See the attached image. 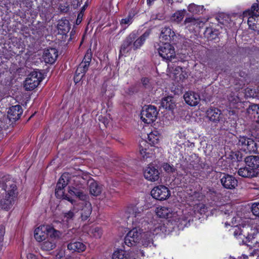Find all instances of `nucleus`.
<instances>
[{
  "label": "nucleus",
  "instance_id": "nucleus-13",
  "mask_svg": "<svg viewBox=\"0 0 259 259\" xmlns=\"http://www.w3.org/2000/svg\"><path fill=\"white\" fill-rule=\"evenodd\" d=\"M151 195L153 198L157 200H164L170 196V193L166 187L163 185H159L152 189Z\"/></svg>",
  "mask_w": 259,
  "mask_h": 259
},
{
  "label": "nucleus",
  "instance_id": "nucleus-10",
  "mask_svg": "<svg viewBox=\"0 0 259 259\" xmlns=\"http://www.w3.org/2000/svg\"><path fill=\"white\" fill-rule=\"evenodd\" d=\"M158 52L163 59L170 61L175 57L174 47L169 42H162L158 49Z\"/></svg>",
  "mask_w": 259,
  "mask_h": 259
},
{
  "label": "nucleus",
  "instance_id": "nucleus-27",
  "mask_svg": "<svg viewBox=\"0 0 259 259\" xmlns=\"http://www.w3.org/2000/svg\"><path fill=\"white\" fill-rule=\"evenodd\" d=\"M245 162L247 166H249L252 170L255 171L259 167V156H249L245 159Z\"/></svg>",
  "mask_w": 259,
  "mask_h": 259
},
{
  "label": "nucleus",
  "instance_id": "nucleus-49",
  "mask_svg": "<svg viewBox=\"0 0 259 259\" xmlns=\"http://www.w3.org/2000/svg\"><path fill=\"white\" fill-rule=\"evenodd\" d=\"M141 82H142L143 85L145 88H148L149 87V79L148 78H146V77L142 78L141 79Z\"/></svg>",
  "mask_w": 259,
  "mask_h": 259
},
{
  "label": "nucleus",
  "instance_id": "nucleus-41",
  "mask_svg": "<svg viewBox=\"0 0 259 259\" xmlns=\"http://www.w3.org/2000/svg\"><path fill=\"white\" fill-rule=\"evenodd\" d=\"M162 167L164 170L168 174H171L176 171V168L172 165L168 163H164L162 164Z\"/></svg>",
  "mask_w": 259,
  "mask_h": 259
},
{
  "label": "nucleus",
  "instance_id": "nucleus-9",
  "mask_svg": "<svg viewBox=\"0 0 259 259\" xmlns=\"http://www.w3.org/2000/svg\"><path fill=\"white\" fill-rule=\"evenodd\" d=\"M47 233H52L55 237L58 236L60 234V232L53 228L49 226L41 225L35 230L34 237L38 242L42 241L45 239Z\"/></svg>",
  "mask_w": 259,
  "mask_h": 259
},
{
  "label": "nucleus",
  "instance_id": "nucleus-24",
  "mask_svg": "<svg viewBox=\"0 0 259 259\" xmlns=\"http://www.w3.org/2000/svg\"><path fill=\"white\" fill-rule=\"evenodd\" d=\"M184 99L186 103L192 106L197 105L200 100L199 95L193 92H188L184 95Z\"/></svg>",
  "mask_w": 259,
  "mask_h": 259
},
{
  "label": "nucleus",
  "instance_id": "nucleus-35",
  "mask_svg": "<svg viewBox=\"0 0 259 259\" xmlns=\"http://www.w3.org/2000/svg\"><path fill=\"white\" fill-rule=\"evenodd\" d=\"M161 105L163 108L169 110L174 109L175 106V103L173 102L172 97L171 96H167L163 98L161 100Z\"/></svg>",
  "mask_w": 259,
  "mask_h": 259
},
{
  "label": "nucleus",
  "instance_id": "nucleus-52",
  "mask_svg": "<svg viewBox=\"0 0 259 259\" xmlns=\"http://www.w3.org/2000/svg\"><path fill=\"white\" fill-rule=\"evenodd\" d=\"M59 9L62 12H66L68 11L67 7H63L61 5H60L59 6Z\"/></svg>",
  "mask_w": 259,
  "mask_h": 259
},
{
  "label": "nucleus",
  "instance_id": "nucleus-15",
  "mask_svg": "<svg viewBox=\"0 0 259 259\" xmlns=\"http://www.w3.org/2000/svg\"><path fill=\"white\" fill-rule=\"evenodd\" d=\"M75 205L78 207V212L79 211L80 214L79 216L78 215V218H80L82 221L87 220L92 211L91 204L89 202H82Z\"/></svg>",
  "mask_w": 259,
  "mask_h": 259
},
{
  "label": "nucleus",
  "instance_id": "nucleus-55",
  "mask_svg": "<svg viewBox=\"0 0 259 259\" xmlns=\"http://www.w3.org/2000/svg\"><path fill=\"white\" fill-rule=\"evenodd\" d=\"M156 1V0H147V3L149 6H151L153 5V3Z\"/></svg>",
  "mask_w": 259,
  "mask_h": 259
},
{
  "label": "nucleus",
  "instance_id": "nucleus-54",
  "mask_svg": "<svg viewBox=\"0 0 259 259\" xmlns=\"http://www.w3.org/2000/svg\"><path fill=\"white\" fill-rule=\"evenodd\" d=\"M187 74L186 73H184V72L182 71L181 72V74L180 75V79H183L187 77Z\"/></svg>",
  "mask_w": 259,
  "mask_h": 259
},
{
  "label": "nucleus",
  "instance_id": "nucleus-5",
  "mask_svg": "<svg viewBox=\"0 0 259 259\" xmlns=\"http://www.w3.org/2000/svg\"><path fill=\"white\" fill-rule=\"evenodd\" d=\"M91 59V50H88L84 55L82 61L79 64L76 70L74 77V80L75 83L78 82L81 80L85 73L88 70Z\"/></svg>",
  "mask_w": 259,
  "mask_h": 259
},
{
  "label": "nucleus",
  "instance_id": "nucleus-50",
  "mask_svg": "<svg viewBox=\"0 0 259 259\" xmlns=\"http://www.w3.org/2000/svg\"><path fill=\"white\" fill-rule=\"evenodd\" d=\"M5 233V228L3 225H0V243L3 240V237Z\"/></svg>",
  "mask_w": 259,
  "mask_h": 259
},
{
  "label": "nucleus",
  "instance_id": "nucleus-59",
  "mask_svg": "<svg viewBox=\"0 0 259 259\" xmlns=\"http://www.w3.org/2000/svg\"><path fill=\"white\" fill-rule=\"evenodd\" d=\"M142 143H143V144H146V142L145 141H142Z\"/></svg>",
  "mask_w": 259,
  "mask_h": 259
},
{
  "label": "nucleus",
  "instance_id": "nucleus-45",
  "mask_svg": "<svg viewBox=\"0 0 259 259\" xmlns=\"http://www.w3.org/2000/svg\"><path fill=\"white\" fill-rule=\"evenodd\" d=\"M217 19L219 23L224 24L228 22L229 17L224 14H221L217 17Z\"/></svg>",
  "mask_w": 259,
  "mask_h": 259
},
{
  "label": "nucleus",
  "instance_id": "nucleus-11",
  "mask_svg": "<svg viewBox=\"0 0 259 259\" xmlns=\"http://www.w3.org/2000/svg\"><path fill=\"white\" fill-rule=\"evenodd\" d=\"M125 213L128 221L138 226L142 218V211L136 206L131 205L127 207Z\"/></svg>",
  "mask_w": 259,
  "mask_h": 259
},
{
  "label": "nucleus",
  "instance_id": "nucleus-56",
  "mask_svg": "<svg viewBox=\"0 0 259 259\" xmlns=\"http://www.w3.org/2000/svg\"><path fill=\"white\" fill-rule=\"evenodd\" d=\"M229 115H236V113L235 110H230L229 111Z\"/></svg>",
  "mask_w": 259,
  "mask_h": 259
},
{
  "label": "nucleus",
  "instance_id": "nucleus-6",
  "mask_svg": "<svg viewBox=\"0 0 259 259\" xmlns=\"http://www.w3.org/2000/svg\"><path fill=\"white\" fill-rule=\"evenodd\" d=\"M158 111L154 106L151 105L145 106L141 112V119L146 123L150 124L157 118Z\"/></svg>",
  "mask_w": 259,
  "mask_h": 259
},
{
  "label": "nucleus",
  "instance_id": "nucleus-28",
  "mask_svg": "<svg viewBox=\"0 0 259 259\" xmlns=\"http://www.w3.org/2000/svg\"><path fill=\"white\" fill-rule=\"evenodd\" d=\"M70 29L68 20L62 19L58 21L57 29L58 33L62 35L66 34Z\"/></svg>",
  "mask_w": 259,
  "mask_h": 259
},
{
  "label": "nucleus",
  "instance_id": "nucleus-60",
  "mask_svg": "<svg viewBox=\"0 0 259 259\" xmlns=\"http://www.w3.org/2000/svg\"><path fill=\"white\" fill-rule=\"evenodd\" d=\"M72 34V31L71 32L70 34L71 35Z\"/></svg>",
  "mask_w": 259,
  "mask_h": 259
},
{
  "label": "nucleus",
  "instance_id": "nucleus-33",
  "mask_svg": "<svg viewBox=\"0 0 259 259\" xmlns=\"http://www.w3.org/2000/svg\"><path fill=\"white\" fill-rule=\"evenodd\" d=\"M56 246V241L55 238H50L41 244V248L46 251L54 249Z\"/></svg>",
  "mask_w": 259,
  "mask_h": 259
},
{
  "label": "nucleus",
  "instance_id": "nucleus-53",
  "mask_svg": "<svg viewBox=\"0 0 259 259\" xmlns=\"http://www.w3.org/2000/svg\"><path fill=\"white\" fill-rule=\"evenodd\" d=\"M242 234V231H240L239 229H236L234 232L235 236H239Z\"/></svg>",
  "mask_w": 259,
  "mask_h": 259
},
{
  "label": "nucleus",
  "instance_id": "nucleus-4",
  "mask_svg": "<svg viewBox=\"0 0 259 259\" xmlns=\"http://www.w3.org/2000/svg\"><path fill=\"white\" fill-rule=\"evenodd\" d=\"M258 2V0L256 1ZM243 17L247 18L249 28L254 31L259 32V4L254 3L250 9L245 11L243 13Z\"/></svg>",
  "mask_w": 259,
  "mask_h": 259
},
{
  "label": "nucleus",
  "instance_id": "nucleus-36",
  "mask_svg": "<svg viewBox=\"0 0 259 259\" xmlns=\"http://www.w3.org/2000/svg\"><path fill=\"white\" fill-rule=\"evenodd\" d=\"M189 12L194 14H203L205 11L203 6L197 5L194 4H191L188 7Z\"/></svg>",
  "mask_w": 259,
  "mask_h": 259
},
{
  "label": "nucleus",
  "instance_id": "nucleus-51",
  "mask_svg": "<svg viewBox=\"0 0 259 259\" xmlns=\"http://www.w3.org/2000/svg\"><path fill=\"white\" fill-rule=\"evenodd\" d=\"M175 74L176 75L179 72H182V68L180 66H176L175 69Z\"/></svg>",
  "mask_w": 259,
  "mask_h": 259
},
{
  "label": "nucleus",
  "instance_id": "nucleus-14",
  "mask_svg": "<svg viewBox=\"0 0 259 259\" xmlns=\"http://www.w3.org/2000/svg\"><path fill=\"white\" fill-rule=\"evenodd\" d=\"M142 232L137 228L128 232L124 238V243L128 246H134L141 239Z\"/></svg>",
  "mask_w": 259,
  "mask_h": 259
},
{
  "label": "nucleus",
  "instance_id": "nucleus-18",
  "mask_svg": "<svg viewBox=\"0 0 259 259\" xmlns=\"http://www.w3.org/2000/svg\"><path fill=\"white\" fill-rule=\"evenodd\" d=\"M206 22L205 19L202 20L194 17H188L185 20L184 24L190 29L195 30L197 28H200Z\"/></svg>",
  "mask_w": 259,
  "mask_h": 259
},
{
  "label": "nucleus",
  "instance_id": "nucleus-20",
  "mask_svg": "<svg viewBox=\"0 0 259 259\" xmlns=\"http://www.w3.org/2000/svg\"><path fill=\"white\" fill-rule=\"evenodd\" d=\"M223 186L228 189H233L237 186V180L232 176L225 175L221 179Z\"/></svg>",
  "mask_w": 259,
  "mask_h": 259
},
{
  "label": "nucleus",
  "instance_id": "nucleus-40",
  "mask_svg": "<svg viewBox=\"0 0 259 259\" xmlns=\"http://www.w3.org/2000/svg\"><path fill=\"white\" fill-rule=\"evenodd\" d=\"M90 233L96 238H99L101 237L102 231L101 229L97 227H92L90 230Z\"/></svg>",
  "mask_w": 259,
  "mask_h": 259
},
{
  "label": "nucleus",
  "instance_id": "nucleus-47",
  "mask_svg": "<svg viewBox=\"0 0 259 259\" xmlns=\"http://www.w3.org/2000/svg\"><path fill=\"white\" fill-rule=\"evenodd\" d=\"M65 255V250L63 249H59L57 250L56 254V259H62Z\"/></svg>",
  "mask_w": 259,
  "mask_h": 259
},
{
  "label": "nucleus",
  "instance_id": "nucleus-2",
  "mask_svg": "<svg viewBox=\"0 0 259 259\" xmlns=\"http://www.w3.org/2000/svg\"><path fill=\"white\" fill-rule=\"evenodd\" d=\"M16 185L12 182L0 186V202L2 208L8 210L12 207L17 195Z\"/></svg>",
  "mask_w": 259,
  "mask_h": 259
},
{
  "label": "nucleus",
  "instance_id": "nucleus-3",
  "mask_svg": "<svg viewBox=\"0 0 259 259\" xmlns=\"http://www.w3.org/2000/svg\"><path fill=\"white\" fill-rule=\"evenodd\" d=\"M149 35V32H145L138 38L135 32L131 33L124 41L120 50V53L124 54L132 49L135 50L140 48L143 45Z\"/></svg>",
  "mask_w": 259,
  "mask_h": 259
},
{
  "label": "nucleus",
  "instance_id": "nucleus-46",
  "mask_svg": "<svg viewBox=\"0 0 259 259\" xmlns=\"http://www.w3.org/2000/svg\"><path fill=\"white\" fill-rule=\"evenodd\" d=\"M234 214H235V213L234 212L233 213V215H230L229 217L232 218L231 222H226L225 223V225H231V224L232 225H234L238 222H239V218H236V217H235Z\"/></svg>",
  "mask_w": 259,
  "mask_h": 259
},
{
  "label": "nucleus",
  "instance_id": "nucleus-42",
  "mask_svg": "<svg viewBox=\"0 0 259 259\" xmlns=\"http://www.w3.org/2000/svg\"><path fill=\"white\" fill-rule=\"evenodd\" d=\"M133 17L131 15H128L127 17L122 19L120 21V24L123 27H126L132 22Z\"/></svg>",
  "mask_w": 259,
  "mask_h": 259
},
{
  "label": "nucleus",
  "instance_id": "nucleus-12",
  "mask_svg": "<svg viewBox=\"0 0 259 259\" xmlns=\"http://www.w3.org/2000/svg\"><path fill=\"white\" fill-rule=\"evenodd\" d=\"M238 145L241 147L242 150L246 152L255 153L257 151L256 144L250 138L240 137Z\"/></svg>",
  "mask_w": 259,
  "mask_h": 259
},
{
  "label": "nucleus",
  "instance_id": "nucleus-32",
  "mask_svg": "<svg viewBox=\"0 0 259 259\" xmlns=\"http://www.w3.org/2000/svg\"><path fill=\"white\" fill-rule=\"evenodd\" d=\"M160 135L157 131L154 130L148 134L149 144L154 146L157 144L160 140Z\"/></svg>",
  "mask_w": 259,
  "mask_h": 259
},
{
  "label": "nucleus",
  "instance_id": "nucleus-7",
  "mask_svg": "<svg viewBox=\"0 0 259 259\" xmlns=\"http://www.w3.org/2000/svg\"><path fill=\"white\" fill-rule=\"evenodd\" d=\"M161 230V226L160 225H157L154 228H151L150 231L142 234L141 239L143 245L145 247H150L152 245L155 246L156 245L154 244V238L155 236L157 235Z\"/></svg>",
  "mask_w": 259,
  "mask_h": 259
},
{
  "label": "nucleus",
  "instance_id": "nucleus-22",
  "mask_svg": "<svg viewBox=\"0 0 259 259\" xmlns=\"http://www.w3.org/2000/svg\"><path fill=\"white\" fill-rule=\"evenodd\" d=\"M112 259H136V258L135 253L133 251L117 249L113 252Z\"/></svg>",
  "mask_w": 259,
  "mask_h": 259
},
{
  "label": "nucleus",
  "instance_id": "nucleus-37",
  "mask_svg": "<svg viewBox=\"0 0 259 259\" xmlns=\"http://www.w3.org/2000/svg\"><path fill=\"white\" fill-rule=\"evenodd\" d=\"M185 14L186 11L185 10L178 11L172 15L171 20L177 23L180 22L184 18Z\"/></svg>",
  "mask_w": 259,
  "mask_h": 259
},
{
  "label": "nucleus",
  "instance_id": "nucleus-57",
  "mask_svg": "<svg viewBox=\"0 0 259 259\" xmlns=\"http://www.w3.org/2000/svg\"><path fill=\"white\" fill-rule=\"evenodd\" d=\"M28 259H36L35 256L32 254H30L27 256Z\"/></svg>",
  "mask_w": 259,
  "mask_h": 259
},
{
  "label": "nucleus",
  "instance_id": "nucleus-58",
  "mask_svg": "<svg viewBox=\"0 0 259 259\" xmlns=\"http://www.w3.org/2000/svg\"><path fill=\"white\" fill-rule=\"evenodd\" d=\"M65 199H67V200L70 201L72 204L73 203V202H74L73 200L70 199L69 197H67V196H66L65 197Z\"/></svg>",
  "mask_w": 259,
  "mask_h": 259
},
{
  "label": "nucleus",
  "instance_id": "nucleus-23",
  "mask_svg": "<svg viewBox=\"0 0 259 259\" xmlns=\"http://www.w3.org/2000/svg\"><path fill=\"white\" fill-rule=\"evenodd\" d=\"M156 214L160 218H171L176 214L171 207L159 206L155 210Z\"/></svg>",
  "mask_w": 259,
  "mask_h": 259
},
{
  "label": "nucleus",
  "instance_id": "nucleus-19",
  "mask_svg": "<svg viewBox=\"0 0 259 259\" xmlns=\"http://www.w3.org/2000/svg\"><path fill=\"white\" fill-rule=\"evenodd\" d=\"M58 55V53L56 49L50 48L44 51L42 58L45 63L53 64L56 60Z\"/></svg>",
  "mask_w": 259,
  "mask_h": 259
},
{
  "label": "nucleus",
  "instance_id": "nucleus-17",
  "mask_svg": "<svg viewBox=\"0 0 259 259\" xmlns=\"http://www.w3.org/2000/svg\"><path fill=\"white\" fill-rule=\"evenodd\" d=\"M175 36V32L170 26H164L161 28L159 35V39L161 42H170L174 39Z\"/></svg>",
  "mask_w": 259,
  "mask_h": 259
},
{
  "label": "nucleus",
  "instance_id": "nucleus-1",
  "mask_svg": "<svg viewBox=\"0 0 259 259\" xmlns=\"http://www.w3.org/2000/svg\"><path fill=\"white\" fill-rule=\"evenodd\" d=\"M90 178L88 175H84L83 177H77L74 181L75 183H79L80 185H76V187H69L68 193L71 195L76 196L80 200H86L87 196L82 192L80 188H83L88 181L90 194L95 196L99 195L103 191V186L99 185L97 182Z\"/></svg>",
  "mask_w": 259,
  "mask_h": 259
},
{
  "label": "nucleus",
  "instance_id": "nucleus-25",
  "mask_svg": "<svg viewBox=\"0 0 259 259\" xmlns=\"http://www.w3.org/2000/svg\"><path fill=\"white\" fill-rule=\"evenodd\" d=\"M229 105L231 108L241 109L244 108V102L234 93H231L228 97Z\"/></svg>",
  "mask_w": 259,
  "mask_h": 259
},
{
  "label": "nucleus",
  "instance_id": "nucleus-16",
  "mask_svg": "<svg viewBox=\"0 0 259 259\" xmlns=\"http://www.w3.org/2000/svg\"><path fill=\"white\" fill-rule=\"evenodd\" d=\"M144 176L147 181L154 182L159 179L160 172L154 166L149 164L144 170Z\"/></svg>",
  "mask_w": 259,
  "mask_h": 259
},
{
  "label": "nucleus",
  "instance_id": "nucleus-43",
  "mask_svg": "<svg viewBox=\"0 0 259 259\" xmlns=\"http://www.w3.org/2000/svg\"><path fill=\"white\" fill-rule=\"evenodd\" d=\"M69 182V175L68 174H64L59 179L58 182H61L64 186H67Z\"/></svg>",
  "mask_w": 259,
  "mask_h": 259
},
{
  "label": "nucleus",
  "instance_id": "nucleus-30",
  "mask_svg": "<svg viewBox=\"0 0 259 259\" xmlns=\"http://www.w3.org/2000/svg\"><path fill=\"white\" fill-rule=\"evenodd\" d=\"M207 116L210 120L216 122L221 119V111L217 108H210L206 112Z\"/></svg>",
  "mask_w": 259,
  "mask_h": 259
},
{
  "label": "nucleus",
  "instance_id": "nucleus-38",
  "mask_svg": "<svg viewBox=\"0 0 259 259\" xmlns=\"http://www.w3.org/2000/svg\"><path fill=\"white\" fill-rule=\"evenodd\" d=\"M140 152L142 156L144 159L151 157L152 155V150L149 148H143L142 143H140Z\"/></svg>",
  "mask_w": 259,
  "mask_h": 259
},
{
  "label": "nucleus",
  "instance_id": "nucleus-48",
  "mask_svg": "<svg viewBox=\"0 0 259 259\" xmlns=\"http://www.w3.org/2000/svg\"><path fill=\"white\" fill-rule=\"evenodd\" d=\"M65 187L61 182H58L56 186L55 194L56 195L59 194V193L61 192L62 189Z\"/></svg>",
  "mask_w": 259,
  "mask_h": 259
},
{
  "label": "nucleus",
  "instance_id": "nucleus-21",
  "mask_svg": "<svg viewBox=\"0 0 259 259\" xmlns=\"http://www.w3.org/2000/svg\"><path fill=\"white\" fill-rule=\"evenodd\" d=\"M78 207L74 205L73 207L69 211L64 212L62 217V221L68 224L71 223L74 219L78 218Z\"/></svg>",
  "mask_w": 259,
  "mask_h": 259
},
{
  "label": "nucleus",
  "instance_id": "nucleus-44",
  "mask_svg": "<svg viewBox=\"0 0 259 259\" xmlns=\"http://www.w3.org/2000/svg\"><path fill=\"white\" fill-rule=\"evenodd\" d=\"M251 211L254 215L259 217V203H254L252 204Z\"/></svg>",
  "mask_w": 259,
  "mask_h": 259
},
{
  "label": "nucleus",
  "instance_id": "nucleus-8",
  "mask_svg": "<svg viewBox=\"0 0 259 259\" xmlns=\"http://www.w3.org/2000/svg\"><path fill=\"white\" fill-rule=\"evenodd\" d=\"M41 80V74L39 72L33 71L26 77L24 87L27 91H32L38 85Z\"/></svg>",
  "mask_w": 259,
  "mask_h": 259
},
{
  "label": "nucleus",
  "instance_id": "nucleus-29",
  "mask_svg": "<svg viewBox=\"0 0 259 259\" xmlns=\"http://www.w3.org/2000/svg\"><path fill=\"white\" fill-rule=\"evenodd\" d=\"M218 212L226 216V218H229L230 215H233L234 208L230 204H226L220 206L218 208Z\"/></svg>",
  "mask_w": 259,
  "mask_h": 259
},
{
  "label": "nucleus",
  "instance_id": "nucleus-39",
  "mask_svg": "<svg viewBox=\"0 0 259 259\" xmlns=\"http://www.w3.org/2000/svg\"><path fill=\"white\" fill-rule=\"evenodd\" d=\"M249 109L252 111L251 114L256 119V121L259 123V105H251L249 106Z\"/></svg>",
  "mask_w": 259,
  "mask_h": 259
},
{
  "label": "nucleus",
  "instance_id": "nucleus-34",
  "mask_svg": "<svg viewBox=\"0 0 259 259\" xmlns=\"http://www.w3.org/2000/svg\"><path fill=\"white\" fill-rule=\"evenodd\" d=\"M238 174L242 177L249 178L255 176V171L252 170L249 166H245L239 168Z\"/></svg>",
  "mask_w": 259,
  "mask_h": 259
},
{
  "label": "nucleus",
  "instance_id": "nucleus-26",
  "mask_svg": "<svg viewBox=\"0 0 259 259\" xmlns=\"http://www.w3.org/2000/svg\"><path fill=\"white\" fill-rule=\"evenodd\" d=\"M23 113V110L20 105H17L11 107L8 111V116L10 120H18Z\"/></svg>",
  "mask_w": 259,
  "mask_h": 259
},
{
  "label": "nucleus",
  "instance_id": "nucleus-31",
  "mask_svg": "<svg viewBox=\"0 0 259 259\" xmlns=\"http://www.w3.org/2000/svg\"><path fill=\"white\" fill-rule=\"evenodd\" d=\"M67 248L68 249L72 252L77 251L80 252L84 251L86 247L82 242H74L69 243L67 245Z\"/></svg>",
  "mask_w": 259,
  "mask_h": 259
}]
</instances>
